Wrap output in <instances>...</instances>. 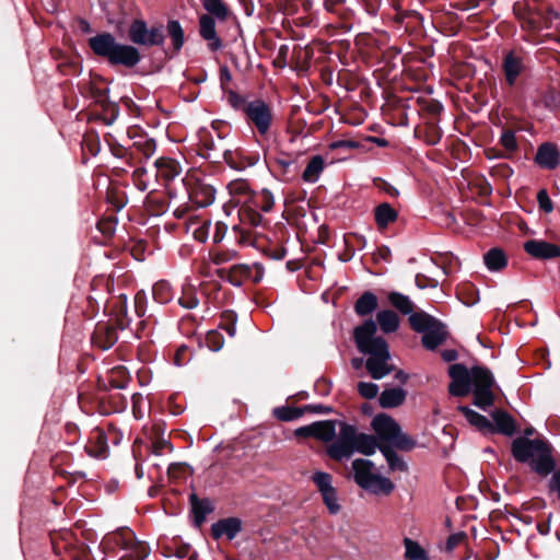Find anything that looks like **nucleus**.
Here are the masks:
<instances>
[{"label":"nucleus","mask_w":560,"mask_h":560,"mask_svg":"<svg viewBox=\"0 0 560 560\" xmlns=\"http://www.w3.org/2000/svg\"><path fill=\"white\" fill-rule=\"evenodd\" d=\"M128 38L132 43L122 44L109 32H102L88 39L93 54L105 59L110 67L135 68L141 60L142 55L137 46L162 47L165 42L164 26L162 24L148 26L142 19L131 21L128 28Z\"/></svg>","instance_id":"nucleus-1"},{"label":"nucleus","mask_w":560,"mask_h":560,"mask_svg":"<svg viewBox=\"0 0 560 560\" xmlns=\"http://www.w3.org/2000/svg\"><path fill=\"white\" fill-rule=\"evenodd\" d=\"M448 375L452 380L448 385L451 395L464 397L472 388L475 406L486 410L493 405L494 376L489 369L476 365L468 370L464 364L455 363L450 365Z\"/></svg>","instance_id":"nucleus-2"},{"label":"nucleus","mask_w":560,"mask_h":560,"mask_svg":"<svg viewBox=\"0 0 560 560\" xmlns=\"http://www.w3.org/2000/svg\"><path fill=\"white\" fill-rule=\"evenodd\" d=\"M376 324L373 319L365 320L354 328L353 338L358 350L366 355L365 368L374 380H382L394 371L390 363L389 347L384 338L375 336Z\"/></svg>","instance_id":"nucleus-3"},{"label":"nucleus","mask_w":560,"mask_h":560,"mask_svg":"<svg viewBox=\"0 0 560 560\" xmlns=\"http://www.w3.org/2000/svg\"><path fill=\"white\" fill-rule=\"evenodd\" d=\"M383 110H393V118H397L398 125H407L408 112L429 119V128L432 130L431 139L435 137L440 140L442 137L441 131L435 126V120L441 114L443 106L442 104L429 96H422L419 94H412L408 97H400L393 95L388 97L386 103L383 105Z\"/></svg>","instance_id":"nucleus-4"},{"label":"nucleus","mask_w":560,"mask_h":560,"mask_svg":"<svg viewBox=\"0 0 560 560\" xmlns=\"http://www.w3.org/2000/svg\"><path fill=\"white\" fill-rule=\"evenodd\" d=\"M513 457L520 463H528L534 471L547 476L555 469L551 447L542 440L518 438L512 443Z\"/></svg>","instance_id":"nucleus-5"},{"label":"nucleus","mask_w":560,"mask_h":560,"mask_svg":"<svg viewBox=\"0 0 560 560\" xmlns=\"http://www.w3.org/2000/svg\"><path fill=\"white\" fill-rule=\"evenodd\" d=\"M351 466L353 480L360 488L373 494H389L394 490L390 479L380 475L370 459L357 458Z\"/></svg>","instance_id":"nucleus-6"},{"label":"nucleus","mask_w":560,"mask_h":560,"mask_svg":"<svg viewBox=\"0 0 560 560\" xmlns=\"http://www.w3.org/2000/svg\"><path fill=\"white\" fill-rule=\"evenodd\" d=\"M372 429L381 444L393 445L400 451H411L416 441L401 431L400 425L388 415L380 413L372 419Z\"/></svg>","instance_id":"nucleus-7"},{"label":"nucleus","mask_w":560,"mask_h":560,"mask_svg":"<svg viewBox=\"0 0 560 560\" xmlns=\"http://www.w3.org/2000/svg\"><path fill=\"white\" fill-rule=\"evenodd\" d=\"M513 13L521 22L522 28L529 32L550 28L553 20L560 16L551 7H533L527 1H516L513 4Z\"/></svg>","instance_id":"nucleus-8"},{"label":"nucleus","mask_w":560,"mask_h":560,"mask_svg":"<svg viewBox=\"0 0 560 560\" xmlns=\"http://www.w3.org/2000/svg\"><path fill=\"white\" fill-rule=\"evenodd\" d=\"M413 330L422 334V345L428 350H434L447 337L445 326L427 313H416L409 317Z\"/></svg>","instance_id":"nucleus-9"},{"label":"nucleus","mask_w":560,"mask_h":560,"mask_svg":"<svg viewBox=\"0 0 560 560\" xmlns=\"http://www.w3.org/2000/svg\"><path fill=\"white\" fill-rule=\"evenodd\" d=\"M339 431L327 447L330 458L341 462L349 459L354 454L357 428L346 422H338Z\"/></svg>","instance_id":"nucleus-10"},{"label":"nucleus","mask_w":560,"mask_h":560,"mask_svg":"<svg viewBox=\"0 0 560 560\" xmlns=\"http://www.w3.org/2000/svg\"><path fill=\"white\" fill-rule=\"evenodd\" d=\"M265 269L261 264L253 265L238 264L232 266L226 275V270H221V278L226 279L232 285L241 287L244 281L250 280L255 283L261 281Z\"/></svg>","instance_id":"nucleus-11"},{"label":"nucleus","mask_w":560,"mask_h":560,"mask_svg":"<svg viewBox=\"0 0 560 560\" xmlns=\"http://www.w3.org/2000/svg\"><path fill=\"white\" fill-rule=\"evenodd\" d=\"M312 481L320 493L328 512L332 515L338 514L341 506L337 490L332 486V476L325 471H315L312 476Z\"/></svg>","instance_id":"nucleus-12"},{"label":"nucleus","mask_w":560,"mask_h":560,"mask_svg":"<svg viewBox=\"0 0 560 560\" xmlns=\"http://www.w3.org/2000/svg\"><path fill=\"white\" fill-rule=\"evenodd\" d=\"M247 120L256 127L258 132L264 136L269 130L272 113L270 106L262 100H255L248 103L245 108Z\"/></svg>","instance_id":"nucleus-13"},{"label":"nucleus","mask_w":560,"mask_h":560,"mask_svg":"<svg viewBox=\"0 0 560 560\" xmlns=\"http://www.w3.org/2000/svg\"><path fill=\"white\" fill-rule=\"evenodd\" d=\"M524 250L533 258L549 260L560 257V246L544 240H528L524 243Z\"/></svg>","instance_id":"nucleus-14"},{"label":"nucleus","mask_w":560,"mask_h":560,"mask_svg":"<svg viewBox=\"0 0 560 560\" xmlns=\"http://www.w3.org/2000/svg\"><path fill=\"white\" fill-rule=\"evenodd\" d=\"M336 421L326 420L317 421L310 425L302 427L296 430L298 435L313 436L323 442H332L336 436Z\"/></svg>","instance_id":"nucleus-15"},{"label":"nucleus","mask_w":560,"mask_h":560,"mask_svg":"<svg viewBox=\"0 0 560 560\" xmlns=\"http://www.w3.org/2000/svg\"><path fill=\"white\" fill-rule=\"evenodd\" d=\"M526 66L522 54L515 50H510L505 54L502 61V70L504 72L505 81L510 86L516 83L517 78L524 72Z\"/></svg>","instance_id":"nucleus-16"},{"label":"nucleus","mask_w":560,"mask_h":560,"mask_svg":"<svg viewBox=\"0 0 560 560\" xmlns=\"http://www.w3.org/2000/svg\"><path fill=\"white\" fill-rule=\"evenodd\" d=\"M535 163L545 170H555L560 164V151L555 142H542L537 149Z\"/></svg>","instance_id":"nucleus-17"},{"label":"nucleus","mask_w":560,"mask_h":560,"mask_svg":"<svg viewBox=\"0 0 560 560\" xmlns=\"http://www.w3.org/2000/svg\"><path fill=\"white\" fill-rule=\"evenodd\" d=\"M199 34L208 42V47L211 51H217L222 47V40L215 31L214 18L209 14H202L199 18Z\"/></svg>","instance_id":"nucleus-18"},{"label":"nucleus","mask_w":560,"mask_h":560,"mask_svg":"<svg viewBox=\"0 0 560 560\" xmlns=\"http://www.w3.org/2000/svg\"><path fill=\"white\" fill-rule=\"evenodd\" d=\"M361 142H330L329 150L326 152L327 163L346 161L353 158V151L360 150Z\"/></svg>","instance_id":"nucleus-19"},{"label":"nucleus","mask_w":560,"mask_h":560,"mask_svg":"<svg viewBox=\"0 0 560 560\" xmlns=\"http://www.w3.org/2000/svg\"><path fill=\"white\" fill-rule=\"evenodd\" d=\"M242 530V522L236 517H229L212 524L211 533L213 538L218 539L225 536L232 540Z\"/></svg>","instance_id":"nucleus-20"},{"label":"nucleus","mask_w":560,"mask_h":560,"mask_svg":"<svg viewBox=\"0 0 560 560\" xmlns=\"http://www.w3.org/2000/svg\"><path fill=\"white\" fill-rule=\"evenodd\" d=\"M117 338V331L114 327L106 324H98L92 336V341L98 348L107 350L115 345Z\"/></svg>","instance_id":"nucleus-21"},{"label":"nucleus","mask_w":560,"mask_h":560,"mask_svg":"<svg viewBox=\"0 0 560 560\" xmlns=\"http://www.w3.org/2000/svg\"><path fill=\"white\" fill-rule=\"evenodd\" d=\"M327 155H314L310 159L305 170L302 173V179L308 184L318 182L325 166L327 165Z\"/></svg>","instance_id":"nucleus-22"},{"label":"nucleus","mask_w":560,"mask_h":560,"mask_svg":"<svg viewBox=\"0 0 560 560\" xmlns=\"http://www.w3.org/2000/svg\"><path fill=\"white\" fill-rule=\"evenodd\" d=\"M394 22L406 32H416L422 24V16L415 10H398Z\"/></svg>","instance_id":"nucleus-23"},{"label":"nucleus","mask_w":560,"mask_h":560,"mask_svg":"<svg viewBox=\"0 0 560 560\" xmlns=\"http://www.w3.org/2000/svg\"><path fill=\"white\" fill-rule=\"evenodd\" d=\"M166 31L168 37L171 38L173 49L171 54L167 50H165V55L168 58H173L180 51L182 47L184 46L185 33L180 23L177 20H168L166 24Z\"/></svg>","instance_id":"nucleus-24"},{"label":"nucleus","mask_w":560,"mask_h":560,"mask_svg":"<svg viewBox=\"0 0 560 560\" xmlns=\"http://www.w3.org/2000/svg\"><path fill=\"white\" fill-rule=\"evenodd\" d=\"M493 423L489 432H499L511 436L515 433V422L511 415L505 411L497 410L491 415Z\"/></svg>","instance_id":"nucleus-25"},{"label":"nucleus","mask_w":560,"mask_h":560,"mask_svg":"<svg viewBox=\"0 0 560 560\" xmlns=\"http://www.w3.org/2000/svg\"><path fill=\"white\" fill-rule=\"evenodd\" d=\"M407 393L401 387L386 388L378 396L380 406L383 408H396L406 400Z\"/></svg>","instance_id":"nucleus-26"},{"label":"nucleus","mask_w":560,"mask_h":560,"mask_svg":"<svg viewBox=\"0 0 560 560\" xmlns=\"http://www.w3.org/2000/svg\"><path fill=\"white\" fill-rule=\"evenodd\" d=\"M224 159L232 167L243 170L247 166L255 165L258 161V154H245L243 151L236 150L235 152L225 151Z\"/></svg>","instance_id":"nucleus-27"},{"label":"nucleus","mask_w":560,"mask_h":560,"mask_svg":"<svg viewBox=\"0 0 560 560\" xmlns=\"http://www.w3.org/2000/svg\"><path fill=\"white\" fill-rule=\"evenodd\" d=\"M273 203L275 200L272 194L267 189H262L261 191L253 192V195H250L247 208L252 211L260 210L262 212H268L272 209Z\"/></svg>","instance_id":"nucleus-28"},{"label":"nucleus","mask_w":560,"mask_h":560,"mask_svg":"<svg viewBox=\"0 0 560 560\" xmlns=\"http://www.w3.org/2000/svg\"><path fill=\"white\" fill-rule=\"evenodd\" d=\"M85 448L89 455L95 458H105L108 451L105 433L101 430H95Z\"/></svg>","instance_id":"nucleus-29"},{"label":"nucleus","mask_w":560,"mask_h":560,"mask_svg":"<svg viewBox=\"0 0 560 560\" xmlns=\"http://www.w3.org/2000/svg\"><path fill=\"white\" fill-rule=\"evenodd\" d=\"M231 196L235 198L236 203H244L247 205L250 195H253L254 191H252L250 186L246 179L237 178L234 180H231L226 186Z\"/></svg>","instance_id":"nucleus-30"},{"label":"nucleus","mask_w":560,"mask_h":560,"mask_svg":"<svg viewBox=\"0 0 560 560\" xmlns=\"http://www.w3.org/2000/svg\"><path fill=\"white\" fill-rule=\"evenodd\" d=\"M533 124L518 118H513L508 121L506 126L502 129V135L499 140H516V133L518 131H528L532 136L533 132Z\"/></svg>","instance_id":"nucleus-31"},{"label":"nucleus","mask_w":560,"mask_h":560,"mask_svg":"<svg viewBox=\"0 0 560 560\" xmlns=\"http://www.w3.org/2000/svg\"><path fill=\"white\" fill-rule=\"evenodd\" d=\"M91 96L98 103L105 113H110L112 119L116 118L119 113V107L116 103L108 100V89H100L94 85L90 88Z\"/></svg>","instance_id":"nucleus-32"},{"label":"nucleus","mask_w":560,"mask_h":560,"mask_svg":"<svg viewBox=\"0 0 560 560\" xmlns=\"http://www.w3.org/2000/svg\"><path fill=\"white\" fill-rule=\"evenodd\" d=\"M381 443L374 435L359 433L357 431L355 434V444H354V453H361L363 455L370 456L373 455L376 450H380Z\"/></svg>","instance_id":"nucleus-33"},{"label":"nucleus","mask_w":560,"mask_h":560,"mask_svg":"<svg viewBox=\"0 0 560 560\" xmlns=\"http://www.w3.org/2000/svg\"><path fill=\"white\" fill-rule=\"evenodd\" d=\"M374 323L385 334L395 332L399 328V316L392 310H382L377 312Z\"/></svg>","instance_id":"nucleus-34"},{"label":"nucleus","mask_w":560,"mask_h":560,"mask_svg":"<svg viewBox=\"0 0 560 560\" xmlns=\"http://www.w3.org/2000/svg\"><path fill=\"white\" fill-rule=\"evenodd\" d=\"M377 296L371 292H364L354 303V312L359 316H368L377 308Z\"/></svg>","instance_id":"nucleus-35"},{"label":"nucleus","mask_w":560,"mask_h":560,"mask_svg":"<svg viewBox=\"0 0 560 560\" xmlns=\"http://www.w3.org/2000/svg\"><path fill=\"white\" fill-rule=\"evenodd\" d=\"M190 502L195 522L200 525L205 522L206 516L213 511V505L208 499L199 500L195 493L190 495Z\"/></svg>","instance_id":"nucleus-36"},{"label":"nucleus","mask_w":560,"mask_h":560,"mask_svg":"<svg viewBox=\"0 0 560 560\" xmlns=\"http://www.w3.org/2000/svg\"><path fill=\"white\" fill-rule=\"evenodd\" d=\"M205 10L210 16L219 21H226L231 15L229 5L223 0H201Z\"/></svg>","instance_id":"nucleus-37"},{"label":"nucleus","mask_w":560,"mask_h":560,"mask_svg":"<svg viewBox=\"0 0 560 560\" xmlns=\"http://www.w3.org/2000/svg\"><path fill=\"white\" fill-rule=\"evenodd\" d=\"M483 261L490 271H500L508 265L504 252L498 247L488 250L483 256Z\"/></svg>","instance_id":"nucleus-38"},{"label":"nucleus","mask_w":560,"mask_h":560,"mask_svg":"<svg viewBox=\"0 0 560 560\" xmlns=\"http://www.w3.org/2000/svg\"><path fill=\"white\" fill-rule=\"evenodd\" d=\"M380 451L383 454V456L385 457V459L388 464V467L392 471H396V470L397 471H407L408 470V466H407L406 462L402 459V457H400L393 450V445L383 443L380 445Z\"/></svg>","instance_id":"nucleus-39"},{"label":"nucleus","mask_w":560,"mask_h":560,"mask_svg":"<svg viewBox=\"0 0 560 560\" xmlns=\"http://www.w3.org/2000/svg\"><path fill=\"white\" fill-rule=\"evenodd\" d=\"M458 410L464 415L466 420L480 431H489L492 430V423L489 421L487 417L483 415L470 409L466 406L458 407Z\"/></svg>","instance_id":"nucleus-40"},{"label":"nucleus","mask_w":560,"mask_h":560,"mask_svg":"<svg viewBox=\"0 0 560 560\" xmlns=\"http://www.w3.org/2000/svg\"><path fill=\"white\" fill-rule=\"evenodd\" d=\"M124 541V549L131 559L144 560L147 558V546L141 541H136L132 533H128V537H125Z\"/></svg>","instance_id":"nucleus-41"},{"label":"nucleus","mask_w":560,"mask_h":560,"mask_svg":"<svg viewBox=\"0 0 560 560\" xmlns=\"http://www.w3.org/2000/svg\"><path fill=\"white\" fill-rule=\"evenodd\" d=\"M388 302L393 307H395L402 315H409V317L415 314L413 313V303L409 299L408 295H405L397 291H392L388 293Z\"/></svg>","instance_id":"nucleus-42"},{"label":"nucleus","mask_w":560,"mask_h":560,"mask_svg":"<svg viewBox=\"0 0 560 560\" xmlns=\"http://www.w3.org/2000/svg\"><path fill=\"white\" fill-rule=\"evenodd\" d=\"M405 560H430L428 551L416 540L405 537Z\"/></svg>","instance_id":"nucleus-43"},{"label":"nucleus","mask_w":560,"mask_h":560,"mask_svg":"<svg viewBox=\"0 0 560 560\" xmlns=\"http://www.w3.org/2000/svg\"><path fill=\"white\" fill-rule=\"evenodd\" d=\"M397 219V212L387 202L381 203L375 209V221L378 228L384 229Z\"/></svg>","instance_id":"nucleus-44"},{"label":"nucleus","mask_w":560,"mask_h":560,"mask_svg":"<svg viewBox=\"0 0 560 560\" xmlns=\"http://www.w3.org/2000/svg\"><path fill=\"white\" fill-rule=\"evenodd\" d=\"M153 298L161 304L168 303L173 300L175 292L170 282L161 280L152 288Z\"/></svg>","instance_id":"nucleus-45"},{"label":"nucleus","mask_w":560,"mask_h":560,"mask_svg":"<svg viewBox=\"0 0 560 560\" xmlns=\"http://www.w3.org/2000/svg\"><path fill=\"white\" fill-rule=\"evenodd\" d=\"M366 117L365 109L358 103L352 102L346 107L343 119L346 122L351 125H359L364 121Z\"/></svg>","instance_id":"nucleus-46"},{"label":"nucleus","mask_w":560,"mask_h":560,"mask_svg":"<svg viewBox=\"0 0 560 560\" xmlns=\"http://www.w3.org/2000/svg\"><path fill=\"white\" fill-rule=\"evenodd\" d=\"M539 102L551 112L560 110V90H557L555 86H548L541 93Z\"/></svg>","instance_id":"nucleus-47"},{"label":"nucleus","mask_w":560,"mask_h":560,"mask_svg":"<svg viewBox=\"0 0 560 560\" xmlns=\"http://www.w3.org/2000/svg\"><path fill=\"white\" fill-rule=\"evenodd\" d=\"M502 148H486L485 154L489 160L506 158L510 153L516 150L517 142H501Z\"/></svg>","instance_id":"nucleus-48"},{"label":"nucleus","mask_w":560,"mask_h":560,"mask_svg":"<svg viewBox=\"0 0 560 560\" xmlns=\"http://www.w3.org/2000/svg\"><path fill=\"white\" fill-rule=\"evenodd\" d=\"M361 80L357 79L350 71H341L338 73L337 83L347 91H357L361 85Z\"/></svg>","instance_id":"nucleus-49"},{"label":"nucleus","mask_w":560,"mask_h":560,"mask_svg":"<svg viewBox=\"0 0 560 560\" xmlns=\"http://www.w3.org/2000/svg\"><path fill=\"white\" fill-rule=\"evenodd\" d=\"M275 416L281 421H293L303 416V409L294 407H280L275 409Z\"/></svg>","instance_id":"nucleus-50"},{"label":"nucleus","mask_w":560,"mask_h":560,"mask_svg":"<svg viewBox=\"0 0 560 560\" xmlns=\"http://www.w3.org/2000/svg\"><path fill=\"white\" fill-rule=\"evenodd\" d=\"M358 392L362 397L373 399L378 394V386L372 382H360L358 384Z\"/></svg>","instance_id":"nucleus-51"},{"label":"nucleus","mask_w":560,"mask_h":560,"mask_svg":"<svg viewBox=\"0 0 560 560\" xmlns=\"http://www.w3.org/2000/svg\"><path fill=\"white\" fill-rule=\"evenodd\" d=\"M228 101L229 104L237 110H243L245 113V108L248 105L249 102L246 101V98L238 93H236L233 90H228Z\"/></svg>","instance_id":"nucleus-52"},{"label":"nucleus","mask_w":560,"mask_h":560,"mask_svg":"<svg viewBox=\"0 0 560 560\" xmlns=\"http://www.w3.org/2000/svg\"><path fill=\"white\" fill-rule=\"evenodd\" d=\"M537 202H538L539 209L541 211H544L545 213H550L553 211V202L550 199L546 189H540L537 192Z\"/></svg>","instance_id":"nucleus-53"},{"label":"nucleus","mask_w":560,"mask_h":560,"mask_svg":"<svg viewBox=\"0 0 560 560\" xmlns=\"http://www.w3.org/2000/svg\"><path fill=\"white\" fill-rule=\"evenodd\" d=\"M206 342L212 351H219L223 347V338L218 331H209Z\"/></svg>","instance_id":"nucleus-54"},{"label":"nucleus","mask_w":560,"mask_h":560,"mask_svg":"<svg viewBox=\"0 0 560 560\" xmlns=\"http://www.w3.org/2000/svg\"><path fill=\"white\" fill-rule=\"evenodd\" d=\"M296 160H298V155L296 154H294V153H287V152H283V151H280L279 156L276 158V161L284 170H287L291 165H293L296 162Z\"/></svg>","instance_id":"nucleus-55"},{"label":"nucleus","mask_w":560,"mask_h":560,"mask_svg":"<svg viewBox=\"0 0 560 560\" xmlns=\"http://www.w3.org/2000/svg\"><path fill=\"white\" fill-rule=\"evenodd\" d=\"M324 9L334 14H341L346 0H322Z\"/></svg>","instance_id":"nucleus-56"},{"label":"nucleus","mask_w":560,"mask_h":560,"mask_svg":"<svg viewBox=\"0 0 560 560\" xmlns=\"http://www.w3.org/2000/svg\"><path fill=\"white\" fill-rule=\"evenodd\" d=\"M178 303L185 307V308H188V310H191V308H195L199 301L198 299L196 298L195 294H192L191 292H185L179 299H178Z\"/></svg>","instance_id":"nucleus-57"},{"label":"nucleus","mask_w":560,"mask_h":560,"mask_svg":"<svg viewBox=\"0 0 560 560\" xmlns=\"http://www.w3.org/2000/svg\"><path fill=\"white\" fill-rule=\"evenodd\" d=\"M155 165L158 167H167L168 168V172L166 174L167 176L178 175V164L172 160L159 159L155 161Z\"/></svg>","instance_id":"nucleus-58"},{"label":"nucleus","mask_w":560,"mask_h":560,"mask_svg":"<svg viewBox=\"0 0 560 560\" xmlns=\"http://www.w3.org/2000/svg\"><path fill=\"white\" fill-rule=\"evenodd\" d=\"M289 48L287 45H281L278 55L273 60V66L277 68H284L287 65V55H288Z\"/></svg>","instance_id":"nucleus-59"},{"label":"nucleus","mask_w":560,"mask_h":560,"mask_svg":"<svg viewBox=\"0 0 560 560\" xmlns=\"http://www.w3.org/2000/svg\"><path fill=\"white\" fill-rule=\"evenodd\" d=\"M219 78H220V83H221V88L224 92L228 91V84L231 82L232 80V74L228 68V66H221L220 67V70H219Z\"/></svg>","instance_id":"nucleus-60"},{"label":"nucleus","mask_w":560,"mask_h":560,"mask_svg":"<svg viewBox=\"0 0 560 560\" xmlns=\"http://www.w3.org/2000/svg\"><path fill=\"white\" fill-rule=\"evenodd\" d=\"M153 454L154 455H162L164 452H172L173 446L168 441H156L152 445Z\"/></svg>","instance_id":"nucleus-61"},{"label":"nucleus","mask_w":560,"mask_h":560,"mask_svg":"<svg viewBox=\"0 0 560 560\" xmlns=\"http://www.w3.org/2000/svg\"><path fill=\"white\" fill-rule=\"evenodd\" d=\"M302 409H303V412L304 411H311V412L320 413V415H327V413H330L332 411V408L324 406V405H320V404H317V405H306Z\"/></svg>","instance_id":"nucleus-62"},{"label":"nucleus","mask_w":560,"mask_h":560,"mask_svg":"<svg viewBox=\"0 0 560 560\" xmlns=\"http://www.w3.org/2000/svg\"><path fill=\"white\" fill-rule=\"evenodd\" d=\"M363 2V5L365 8V11L370 14V15H376L378 10H380V5H381V0H362Z\"/></svg>","instance_id":"nucleus-63"},{"label":"nucleus","mask_w":560,"mask_h":560,"mask_svg":"<svg viewBox=\"0 0 560 560\" xmlns=\"http://www.w3.org/2000/svg\"><path fill=\"white\" fill-rule=\"evenodd\" d=\"M549 488L556 492L560 500V468L556 470L550 479Z\"/></svg>","instance_id":"nucleus-64"}]
</instances>
